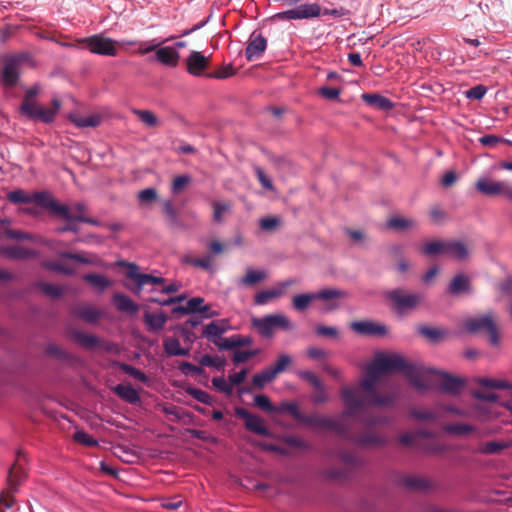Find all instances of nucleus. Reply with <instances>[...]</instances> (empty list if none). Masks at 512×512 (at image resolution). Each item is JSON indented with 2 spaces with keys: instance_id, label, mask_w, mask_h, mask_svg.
Here are the masks:
<instances>
[{
  "instance_id": "obj_52",
  "label": "nucleus",
  "mask_w": 512,
  "mask_h": 512,
  "mask_svg": "<svg viewBox=\"0 0 512 512\" xmlns=\"http://www.w3.org/2000/svg\"><path fill=\"white\" fill-rule=\"evenodd\" d=\"M191 180L192 178L188 174L175 177L171 185V192L173 194H179L191 183Z\"/></svg>"
},
{
  "instance_id": "obj_45",
  "label": "nucleus",
  "mask_w": 512,
  "mask_h": 512,
  "mask_svg": "<svg viewBox=\"0 0 512 512\" xmlns=\"http://www.w3.org/2000/svg\"><path fill=\"white\" fill-rule=\"evenodd\" d=\"M386 225L390 229L403 231L413 227L415 225V221L400 216H393L387 221Z\"/></svg>"
},
{
  "instance_id": "obj_15",
  "label": "nucleus",
  "mask_w": 512,
  "mask_h": 512,
  "mask_svg": "<svg viewBox=\"0 0 512 512\" xmlns=\"http://www.w3.org/2000/svg\"><path fill=\"white\" fill-rule=\"evenodd\" d=\"M428 374L438 375L442 378L438 390L445 394L458 395L465 386V380L463 378L452 376L445 371L425 367V376Z\"/></svg>"
},
{
  "instance_id": "obj_24",
  "label": "nucleus",
  "mask_w": 512,
  "mask_h": 512,
  "mask_svg": "<svg viewBox=\"0 0 512 512\" xmlns=\"http://www.w3.org/2000/svg\"><path fill=\"white\" fill-rule=\"evenodd\" d=\"M1 254L10 260H23L39 256V253L36 250L19 245L2 247Z\"/></svg>"
},
{
  "instance_id": "obj_25",
  "label": "nucleus",
  "mask_w": 512,
  "mask_h": 512,
  "mask_svg": "<svg viewBox=\"0 0 512 512\" xmlns=\"http://www.w3.org/2000/svg\"><path fill=\"white\" fill-rule=\"evenodd\" d=\"M228 329L229 325L226 320L212 321L203 328L202 337L214 344L217 340H222L223 334Z\"/></svg>"
},
{
  "instance_id": "obj_30",
  "label": "nucleus",
  "mask_w": 512,
  "mask_h": 512,
  "mask_svg": "<svg viewBox=\"0 0 512 512\" xmlns=\"http://www.w3.org/2000/svg\"><path fill=\"white\" fill-rule=\"evenodd\" d=\"M73 314L89 324L96 323L102 317V312L90 305H81L75 308Z\"/></svg>"
},
{
  "instance_id": "obj_58",
  "label": "nucleus",
  "mask_w": 512,
  "mask_h": 512,
  "mask_svg": "<svg viewBox=\"0 0 512 512\" xmlns=\"http://www.w3.org/2000/svg\"><path fill=\"white\" fill-rule=\"evenodd\" d=\"M163 347H164V351L167 356L174 357V356H176V353H177L175 351L179 350L181 346H180V342L177 338L166 337L163 340Z\"/></svg>"
},
{
  "instance_id": "obj_28",
  "label": "nucleus",
  "mask_w": 512,
  "mask_h": 512,
  "mask_svg": "<svg viewBox=\"0 0 512 512\" xmlns=\"http://www.w3.org/2000/svg\"><path fill=\"white\" fill-rule=\"evenodd\" d=\"M208 58L201 52L192 51L187 58V70L193 76H201L207 67Z\"/></svg>"
},
{
  "instance_id": "obj_7",
  "label": "nucleus",
  "mask_w": 512,
  "mask_h": 512,
  "mask_svg": "<svg viewBox=\"0 0 512 512\" xmlns=\"http://www.w3.org/2000/svg\"><path fill=\"white\" fill-rule=\"evenodd\" d=\"M251 323L258 333L265 338L273 336L274 328H280L285 331L293 328L289 318L283 314H269L261 318L255 317Z\"/></svg>"
},
{
  "instance_id": "obj_59",
  "label": "nucleus",
  "mask_w": 512,
  "mask_h": 512,
  "mask_svg": "<svg viewBox=\"0 0 512 512\" xmlns=\"http://www.w3.org/2000/svg\"><path fill=\"white\" fill-rule=\"evenodd\" d=\"M254 404L263 411L275 412L276 406H274L268 396L264 394H258L254 397Z\"/></svg>"
},
{
  "instance_id": "obj_5",
  "label": "nucleus",
  "mask_w": 512,
  "mask_h": 512,
  "mask_svg": "<svg viewBox=\"0 0 512 512\" xmlns=\"http://www.w3.org/2000/svg\"><path fill=\"white\" fill-rule=\"evenodd\" d=\"M334 421L337 423L338 428H327V431H332L342 439L350 443H353L359 447H381L384 446L387 442L385 436L374 432H366L360 435L351 434L349 427L344 423V421L340 417H334Z\"/></svg>"
},
{
  "instance_id": "obj_50",
  "label": "nucleus",
  "mask_w": 512,
  "mask_h": 512,
  "mask_svg": "<svg viewBox=\"0 0 512 512\" xmlns=\"http://www.w3.org/2000/svg\"><path fill=\"white\" fill-rule=\"evenodd\" d=\"M444 430L454 435H465L474 431V427L465 423H452L444 427Z\"/></svg>"
},
{
  "instance_id": "obj_44",
  "label": "nucleus",
  "mask_w": 512,
  "mask_h": 512,
  "mask_svg": "<svg viewBox=\"0 0 512 512\" xmlns=\"http://www.w3.org/2000/svg\"><path fill=\"white\" fill-rule=\"evenodd\" d=\"M42 267L46 270L57 272L66 276H73L76 273L74 268L65 266L59 261H44L42 263Z\"/></svg>"
},
{
  "instance_id": "obj_1",
  "label": "nucleus",
  "mask_w": 512,
  "mask_h": 512,
  "mask_svg": "<svg viewBox=\"0 0 512 512\" xmlns=\"http://www.w3.org/2000/svg\"><path fill=\"white\" fill-rule=\"evenodd\" d=\"M376 356L378 358L379 368L384 370V373H390L394 371L402 372L409 380L410 384L420 392L434 389L433 384H430L424 380V366L415 363H408L401 355L395 353H379Z\"/></svg>"
},
{
  "instance_id": "obj_22",
  "label": "nucleus",
  "mask_w": 512,
  "mask_h": 512,
  "mask_svg": "<svg viewBox=\"0 0 512 512\" xmlns=\"http://www.w3.org/2000/svg\"><path fill=\"white\" fill-rule=\"evenodd\" d=\"M267 48V39L256 31H253L248 39L245 49V57L247 61L259 59Z\"/></svg>"
},
{
  "instance_id": "obj_54",
  "label": "nucleus",
  "mask_w": 512,
  "mask_h": 512,
  "mask_svg": "<svg viewBox=\"0 0 512 512\" xmlns=\"http://www.w3.org/2000/svg\"><path fill=\"white\" fill-rule=\"evenodd\" d=\"M212 260L213 259H212L211 255H206L203 258H190V257L184 258L185 263L191 264L195 267H200L204 270H211Z\"/></svg>"
},
{
  "instance_id": "obj_33",
  "label": "nucleus",
  "mask_w": 512,
  "mask_h": 512,
  "mask_svg": "<svg viewBox=\"0 0 512 512\" xmlns=\"http://www.w3.org/2000/svg\"><path fill=\"white\" fill-rule=\"evenodd\" d=\"M446 256L457 261H464L469 256L467 246L460 240H448Z\"/></svg>"
},
{
  "instance_id": "obj_48",
  "label": "nucleus",
  "mask_w": 512,
  "mask_h": 512,
  "mask_svg": "<svg viewBox=\"0 0 512 512\" xmlns=\"http://www.w3.org/2000/svg\"><path fill=\"white\" fill-rule=\"evenodd\" d=\"M36 285L41 289V291L45 295L51 298L58 299L63 294V289L57 284L38 282Z\"/></svg>"
},
{
  "instance_id": "obj_39",
  "label": "nucleus",
  "mask_w": 512,
  "mask_h": 512,
  "mask_svg": "<svg viewBox=\"0 0 512 512\" xmlns=\"http://www.w3.org/2000/svg\"><path fill=\"white\" fill-rule=\"evenodd\" d=\"M115 367H118L121 371L126 373L127 375L131 376L132 378L142 382V383H148L149 379L147 375L142 372L141 370L135 368L134 366L124 363L115 361L113 364Z\"/></svg>"
},
{
  "instance_id": "obj_12",
  "label": "nucleus",
  "mask_w": 512,
  "mask_h": 512,
  "mask_svg": "<svg viewBox=\"0 0 512 512\" xmlns=\"http://www.w3.org/2000/svg\"><path fill=\"white\" fill-rule=\"evenodd\" d=\"M59 207H63L66 211L64 214H56L55 215L56 217H59L66 221V224L63 227L58 228L59 233H65V232L78 233L79 227L77 225V222L87 223V224L97 226V227L102 226V223L95 218L86 217L85 215H82V214H72L70 207L67 204L59 203Z\"/></svg>"
},
{
  "instance_id": "obj_8",
  "label": "nucleus",
  "mask_w": 512,
  "mask_h": 512,
  "mask_svg": "<svg viewBox=\"0 0 512 512\" xmlns=\"http://www.w3.org/2000/svg\"><path fill=\"white\" fill-rule=\"evenodd\" d=\"M117 265L120 267L127 268L126 278L132 280L135 283V289L132 290V293L137 296L140 295L145 285H161L165 282V279L163 277L141 273L139 271V266L134 262L119 260L117 261Z\"/></svg>"
},
{
  "instance_id": "obj_42",
  "label": "nucleus",
  "mask_w": 512,
  "mask_h": 512,
  "mask_svg": "<svg viewBox=\"0 0 512 512\" xmlns=\"http://www.w3.org/2000/svg\"><path fill=\"white\" fill-rule=\"evenodd\" d=\"M418 332H419V334L428 338L433 343L440 342L446 335H448L447 330H441V329L428 327V326H420L418 328Z\"/></svg>"
},
{
  "instance_id": "obj_47",
  "label": "nucleus",
  "mask_w": 512,
  "mask_h": 512,
  "mask_svg": "<svg viewBox=\"0 0 512 512\" xmlns=\"http://www.w3.org/2000/svg\"><path fill=\"white\" fill-rule=\"evenodd\" d=\"M186 393L202 404H205V405L213 404V399H212L211 395L200 388L187 387Z\"/></svg>"
},
{
  "instance_id": "obj_31",
  "label": "nucleus",
  "mask_w": 512,
  "mask_h": 512,
  "mask_svg": "<svg viewBox=\"0 0 512 512\" xmlns=\"http://www.w3.org/2000/svg\"><path fill=\"white\" fill-rule=\"evenodd\" d=\"M112 300L116 309L120 312L133 315L136 314L139 310L138 305L132 299H130V297L123 293H115Z\"/></svg>"
},
{
  "instance_id": "obj_51",
  "label": "nucleus",
  "mask_w": 512,
  "mask_h": 512,
  "mask_svg": "<svg viewBox=\"0 0 512 512\" xmlns=\"http://www.w3.org/2000/svg\"><path fill=\"white\" fill-rule=\"evenodd\" d=\"M6 235L13 240L39 242L34 234L22 230L9 229L6 231Z\"/></svg>"
},
{
  "instance_id": "obj_55",
  "label": "nucleus",
  "mask_w": 512,
  "mask_h": 512,
  "mask_svg": "<svg viewBox=\"0 0 512 512\" xmlns=\"http://www.w3.org/2000/svg\"><path fill=\"white\" fill-rule=\"evenodd\" d=\"M133 113L146 125L154 127L158 124L157 117L149 110L134 109Z\"/></svg>"
},
{
  "instance_id": "obj_41",
  "label": "nucleus",
  "mask_w": 512,
  "mask_h": 512,
  "mask_svg": "<svg viewBox=\"0 0 512 512\" xmlns=\"http://www.w3.org/2000/svg\"><path fill=\"white\" fill-rule=\"evenodd\" d=\"M276 377L270 371L268 367L264 368L260 372L256 373L252 377V385L255 388L262 389L267 383L274 381Z\"/></svg>"
},
{
  "instance_id": "obj_57",
  "label": "nucleus",
  "mask_w": 512,
  "mask_h": 512,
  "mask_svg": "<svg viewBox=\"0 0 512 512\" xmlns=\"http://www.w3.org/2000/svg\"><path fill=\"white\" fill-rule=\"evenodd\" d=\"M74 440L80 444H83L88 447H93L98 445V441L83 430H78L74 433Z\"/></svg>"
},
{
  "instance_id": "obj_56",
  "label": "nucleus",
  "mask_w": 512,
  "mask_h": 512,
  "mask_svg": "<svg viewBox=\"0 0 512 512\" xmlns=\"http://www.w3.org/2000/svg\"><path fill=\"white\" fill-rule=\"evenodd\" d=\"M178 369L179 371L185 375V376H190V375H203L205 373L204 369L201 367V366H196L190 362H181L178 366Z\"/></svg>"
},
{
  "instance_id": "obj_17",
  "label": "nucleus",
  "mask_w": 512,
  "mask_h": 512,
  "mask_svg": "<svg viewBox=\"0 0 512 512\" xmlns=\"http://www.w3.org/2000/svg\"><path fill=\"white\" fill-rule=\"evenodd\" d=\"M475 188L484 195H505L512 201V185L506 181H493L489 178H480L475 183Z\"/></svg>"
},
{
  "instance_id": "obj_40",
  "label": "nucleus",
  "mask_w": 512,
  "mask_h": 512,
  "mask_svg": "<svg viewBox=\"0 0 512 512\" xmlns=\"http://www.w3.org/2000/svg\"><path fill=\"white\" fill-rule=\"evenodd\" d=\"M163 213L165 214L170 227H182V222L171 200H165L163 202Z\"/></svg>"
},
{
  "instance_id": "obj_20",
  "label": "nucleus",
  "mask_w": 512,
  "mask_h": 512,
  "mask_svg": "<svg viewBox=\"0 0 512 512\" xmlns=\"http://www.w3.org/2000/svg\"><path fill=\"white\" fill-rule=\"evenodd\" d=\"M350 328L361 336L384 337L388 333L384 324L371 320L353 321L350 323Z\"/></svg>"
},
{
  "instance_id": "obj_60",
  "label": "nucleus",
  "mask_w": 512,
  "mask_h": 512,
  "mask_svg": "<svg viewBox=\"0 0 512 512\" xmlns=\"http://www.w3.org/2000/svg\"><path fill=\"white\" fill-rule=\"evenodd\" d=\"M394 403V398L390 395H380L378 392H375L371 396V400L368 404L375 406H391Z\"/></svg>"
},
{
  "instance_id": "obj_43",
  "label": "nucleus",
  "mask_w": 512,
  "mask_h": 512,
  "mask_svg": "<svg viewBox=\"0 0 512 512\" xmlns=\"http://www.w3.org/2000/svg\"><path fill=\"white\" fill-rule=\"evenodd\" d=\"M83 280L91 284L92 286L98 288L100 291H104L108 287L111 286V281L107 279L104 275L96 274V273H88L83 276Z\"/></svg>"
},
{
  "instance_id": "obj_36",
  "label": "nucleus",
  "mask_w": 512,
  "mask_h": 512,
  "mask_svg": "<svg viewBox=\"0 0 512 512\" xmlns=\"http://www.w3.org/2000/svg\"><path fill=\"white\" fill-rule=\"evenodd\" d=\"M168 320V317L165 313L161 312L159 314H152L146 312L144 314V321L148 326L150 332H158L162 330Z\"/></svg>"
},
{
  "instance_id": "obj_10",
  "label": "nucleus",
  "mask_w": 512,
  "mask_h": 512,
  "mask_svg": "<svg viewBox=\"0 0 512 512\" xmlns=\"http://www.w3.org/2000/svg\"><path fill=\"white\" fill-rule=\"evenodd\" d=\"M29 58L27 53L7 55L3 57V68L0 71V84L6 87H14L20 77V65Z\"/></svg>"
},
{
  "instance_id": "obj_6",
  "label": "nucleus",
  "mask_w": 512,
  "mask_h": 512,
  "mask_svg": "<svg viewBox=\"0 0 512 512\" xmlns=\"http://www.w3.org/2000/svg\"><path fill=\"white\" fill-rule=\"evenodd\" d=\"M24 458L21 451L17 453V461L8 471L7 483L8 487L0 495V505L4 506L5 509H9L13 506V494L18 491V486L25 479V471L20 461Z\"/></svg>"
},
{
  "instance_id": "obj_49",
  "label": "nucleus",
  "mask_w": 512,
  "mask_h": 512,
  "mask_svg": "<svg viewBox=\"0 0 512 512\" xmlns=\"http://www.w3.org/2000/svg\"><path fill=\"white\" fill-rule=\"evenodd\" d=\"M266 278L265 271H257L254 269H248L246 275L241 278L240 283L243 285H254Z\"/></svg>"
},
{
  "instance_id": "obj_63",
  "label": "nucleus",
  "mask_w": 512,
  "mask_h": 512,
  "mask_svg": "<svg viewBox=\"0 0 512 512\" xmlns=\"http://www.w3.org/2000/svg\"><path fill=\"white\" fill-rule=\"evenodd\" d=\"M213 386L218 389L220 392L231 395L233 392V386L228 383L223 377H214L212 379Z\"/></svg>"
},
{
  "instance_id": "obj_16",
  "label": "nucleus",
  "mask_w": 512,
  "mask_h": 512,
  "mask_svg": "<svg viewBox=\"0 0 512 512\" xmlns=\"http://www.w3.org/2000/svg\"><path fill=\"white\" fill-rule=\"evenodd\" d=\"M235 415L245 421V428L248 431L263 437H272V432L265 426L264 420L260 416L252 414L243 407H236Z\"/></svg>"
},
{
  "instance_id": "obj_23",
  "label": "nucleus",
  "mask_w": 512,
  "mask_h": 512,
  "mask_svg": "<svg viewBox=\"0 0 512 512\" xmlns=\"http://www.w3.org/2000/svg\"><path fill=\"white\" fill-rule=\"evenodd\" d=\"M341 396L345 405V409L342 412V417H351L360 410L365 402L359 398L354 388L345 387L341 390Z\"/></svg>"
},
{
  "instance_id": "obj_4",
  "label": "nucleus",
  "mask_w": 512,
  "mask_h": 512,
  "mask_svg": "<svg viewBox=\"0 0 512 512\" xmlns=\"http://www.w3.org/2000/svg\"><path fill=\"white\" fill-rule=\"evenodd\" d=\"M275 413H288L296 421L315 429L327 430V428H338L334 417L304 414L300 411L296 402L284 401L280 403L279 406H276Z\"/></svg>"
},
{
  "instance_id": "obj_37",
  "label": "nucleus",
  "mask_w": 512,
  "mask_h": 512,
  "mask_svg": "<svg viewBox=\"0 0 512 512\" xmlns=\"http://www.w3.org/2000/svg\"><path fill=\"white\" fill-rule=\"evenodd\" d=\"M72 338L85 349H93L100 344V339L97 336L79 330L72 332Z\"/></svg>"
},
{
  "instance_id": "obj_53",
  "label": "nucleus",
  "mask_w": 512,
  "mask_h": 512,
  "mask_svg": "<svg viewBox=\"0 0 512 512\" xmlns=\"http://www.w3.org/2000/svg\"><path fill=\"white\" fill-rule=\"evenodd\" d=\"M297 376L312 385L314 389L321 388V385L324 384L314 372L309 370H300L297 372Z\"/></svg>"
},
{
  "instance_id": "obj_11",
  "label": "nucleus",
  "mask_w": 512,
  "mask_h": 512,
  "mask_svg": "<svg viewBox=\"0 0 512 512\" xmlns=\"http://www.w3.org/2000/svg\"><path fill=\"white\" fill-rule=\"evenodd\" d=\"M464 329L466 332L475 334L482 330L489 333V342L493 346L499 345V335L497 326L491 315H483L479 317L469 318L464 322Z\"/></svg>"
},
{
  "instance_id": "obj_61",
  "label": "nucleus",
  "mask_w": 512,
  "mask_h": 512,
  "mask_svg": "<svg viewBox=\"0 0 512 512\" xmlns=\"http://www.w3.org/2000/svg\"><path fill=\"white\" fill-rule=\"evenodd\" d=\"M479 384L493 389H507L510 387L507 381L498 380V379H490V378H480Z\"/></svg>"
},
{
  "instance_id": "obj_27",
  "label": "nucleus",
  "mask_w": 512,
  "mask_h": 512,
  "mask_svg": "<svg viewBox=\"0 0 512 512\" xmlns=\"http://www.w3.org/2000/svg\"><path fill=\"white\" fill-rule=\"evenodd\" d=\"M179 58L180 54L173 47H157L155 52V60L168 67H176Z\"/></svg>"
},
{
  "instance_id": "obj_19",
  "label": "nucleus",
  "mask_w": 512,
  "mask_h": 512,
  "mask_svg": "<svg viewBox=\"0 0 512 512\" xmlns=\"http://www.w3.org/2000/svg\"><path fill=\"white\" fill-rule=\"evenodd\" d=\"M297 283L295 278L286 279L284 281L277 282L274 288L269 290H262L255 294L254 304L263 306L266 305L270 300L279 298L285 294V290Z\"/></svg>"
},
{
  "instance_id": "obj_26",
  "label": "nucleus",
  "mask_w": 512,
  "mask_h": 512,
  "mask_svg": "<svg viewBox=\"0 0 512 512\" xmlns=\"http://www.w3.org/2000/svg\"><path fill=\"white\" fill-rule=\"evenodd\" d=\"M396 483L399 486L415 491H425L432 486L428 479L414 475H401L397 478Z\"/></svg>"
},
{
  "instance_id": "obj_13",
  "label": "nucleus",
  "mask_w": 512,
  "mask_h": 512,
  "mask_svg": "<svg viewBox=\"0 0 512 512\" xmlns=\"http://www.w3.org/2000/svg\"><path fill=\"white\" fill-rule=\"evenodd\" d=\"M79 43L86 44L91 53L102 56H116L115 40L95 34L86 38H82Z\"/></svg>"
},
{
  "instance_id": "obj_3",
  "label": "nucleus",
  "mask_w": 512,
  "mask_h": 512,
  "mask_svg": "<svg viewBox=\"0 0 512 512\" xmlns=\"http://www.w3.org/2000/svg\"><path fill=\"white\" fill-rule=\"evenodd\" d=\"M7 200L12 204H29L35 203L42 209L48 210L52 216L56 214H64L66 211L63 207H59V202L49 191H35L32 194L27 193L24 189H15L8 192Z\"/></svg>"
},
{
  "instance_id": "obj_2",
  "label": "nucleus",
  "mask_w": 512,
  "mask_h": 512,
  "mask_svg": "<svg viewBox=\"0 0 512 512\" xmlns=\"http://www.w3.org/2000/svg\"><path fill=\"white\" fill-rule=\"evenodd\" d=\"M39 92L40 87L38 85L30 87L24 95L19 111L21 115L31 121L51 124L55 121L56 115L61 108V101L53 98L51 101L52 107L44 108L34 100Z\"/></svg>"
},
{
  "instance_id": "obj_9",
  "label": "nucleus",
  "mask_w": 512,
  "mask_h": 512,
  "mask_svg": "<svg viewBox=\"0 0 512 512\" xmlns=\"http://www.w3.org/2000/svg\"><path fill=\"white\" fill-rule=\"evenodd\" d=\"M346 297L347 293L343 290L336 288H324L314 293H302L295 295L292 299V304L295 310L304 311L309 307L312 300L330 301Z\"/></svg>"
},
{
  "instance_id": "obj_62",
  "label": "nucleus",
  "mask_w": 512,
  "mask_h": 512,
  "mask_svg": "<svg viewBox=\"0 0 512 512\" xmlns=\"http://www.w3.org/2000/svg\"><path fill=\"white\" fill-rule=\"evenodd\" d=\"M157 198V190L152 187L143 189L138 193V199L142 204L151 203L153 201H156Z\"/></svg>"
},
{
  "instance_id": "obj_38",
  "label": "nucleus",
  "mask_w": 512,
  "mask_h": 512,
  "mask_svg": "<svg viewBox=\"0 0 512 512\" xmlns=\"http://www.w3.org/2000/svg\"><path fill=\"white\" fill-rule=\"evenodd\" d=\"M174 37H170L168 39H164L162 41H157L156 39H152L150 41H126L124 44L126 45H136L139 44L138 53L141 55L148 54L152 51L156 52L157 47H159L161 44L165 43L166 41L173 39Z\"/></svg>"
},
{
  "instance_id": "obj_14",
  "label": "nucleus",
  "mask_w": 512,
  "mask_h": 512,
  "mask_svg": "<svg viewBox=\"0 0 512 512\" xmlns=\"http://www.w3.org/2000/svg\"><path fill=\"white\" fill-rule=\"evenodd\" d=\"M322 9L318 3H306L293 9L279 12L275 18L279 20H300L315 18L321 15Z\"/></svg>"
},
{
  "instance_id": "obj_35",
  "label": "nucleus",
  "mask_w": 512,
  "mask_h": 512,
  "mask_svg": "<svg viewBox=\"0 0 512 512\" xmlns=\"http://www.w3.org/2000/svg\"><path fill=\"white\" fill-rule=\"evenodd\" d=\"M448 240H434L426 242L421 252L426 256H446Z\"/></svg>"
},
{
  "instance_id": "obj_21",
  "label": "nucleus",
  "mask_w": 512,
  "mask_h": 512,
  "mask_svg": "<svg viewBox=\"0 0 512 512\" xmlns=\"http://www.w3.org/2000/svg\"><path fill=\"white\" fill-rule=\"evenodd\" d=\"M446 293L452 297H458L463 294H472L473 287L471 278L465 273H457L447 285Z\"/></svg>"
},
{
  "instance_id": "obj_64",
  "label": "nucleus",
  "mask_w": 512,
  "mask_h": 512,
  "mask_svg": "<svg viewBox=\"0 0 512 512\" xmlns=\"http://www.w3.org/2000/svg\"><path fill=\"white\" fill-rule=\"evenodd\" d=\"M45 352L47 355L55 357L60 360H65L69 357L68 353L64 349L55 344L47 345Z\"/></svg>"
},
{
  "instance_id": "obj_18",
  "label": "nucleus",
  "mask_w": 512,
  "mask_h": 512,
  "mask_svg": "<svg viewBox=\"0 0 512 512\" xmlns=\"http://www.w3.org/2000/svg\"><path fill=\"white\" fill-rule=\"evenodd\" d=\"M386 295L395 304L399 312L416 308L422 300V295L417 293L404 294L400 289L391 290Z\"/></svg>"
},
{
  "instance_id": "obj_32",
  "label": "nucleus",
  "mask_w": 512,
  "mask_h": 512,
  "mask_svg": "<svg viewBox=\"0 0 512 512\" xmlns=\"http://www.w3.org/2000/svg\"><path fill=\"white\" fill-rule=\"evenodd\" d=\"M113 392L123 401L129 404H137L141 401L138 391L130 384H118L113 388Z\"/></svg>"
},
{
  "instance_id": "obj_34",
  "label": "nucleus",
  "mask_w": 512,
  "mask_h": 512,
  "mask_svg": "<svg viewBox=\"0 0 512 512\" xmlns=\"http://www.w3.org/2000/svg\"><path fill=\"white\" fill-rule=\"evenodd\" d=\"M69 120L79 128L86 127H97L101 124V116L98 114H90L87 116H82L79 114H70Z\"/></svg>"
},
{
  "instance_id": "obj_29",
  "label": "nucleus",
  "mask_w": 512,
  "mask_h": 512,
  "mask_svg": "<svg viewBox=\"0 0 512 512\" xmlns=\"http://www.w3.org/2000/svg\"><path fill=\"white\" fill-rule=\"evenodd\" d=\"M362 99L368 105L381 111H389L394 107V103L389 98L378 93H364Z\"/></svg>"
},
{
  "instance_id": "obj_46",
  "label": "nucleus",
  "mask_w": 512,
  "mask_h": 512,
  "mask_svg": "<svg viewBox=\"0 0 512 512\" xmlns=\"http://www.w3.org/2000/svg\"><path fill=\"white\" fill-rule=\"evenodd\" d=\"M292 363V358L288 354H280L277 357L276 362L273 365L268 366L270 371L274 374L275 377L279 373L285 371V369Z\"/></svg>"
}]
</instances>
